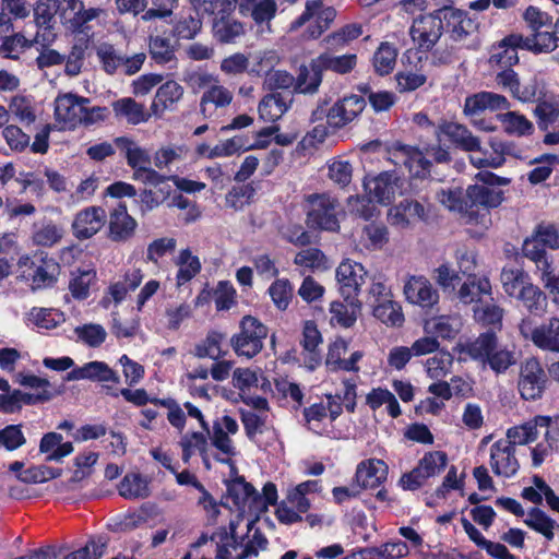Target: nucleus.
I'll use <instances>...</instances> for the list:
<instances>
[{"instance_id": "f257e3e1", "label": "nucleus", "mask_w": 559, "mask_h": 559, "mask_svg": "<svg viewBox=\"0 0 559 559\" xmlns=\"http://www.w3.org/2000/svg\"><path fill=\"white\" fill-rule=\"evenodd\" d=\"M477 182L469 186L466 197L469 201L468 224L484 227L490 223L489 209L497 207L503 200L501 186L509 183V179L499 177L489 170H481L476 175Z\"/></svg>"}, {"instance_id": "f03ea898", "label": "nucleus", "mask_w": 559, "mask_h": 559, "mask_svg": "<svg viewBox=\"0 0 559 559\" xmlns=\"http://www.w3.org/2000/svg\"><path fill=\"white\" fill-rule=\"evenodd\" d=\"M461 353L481 366L490 368L495 373H504L516 364V354L507 345L498 342L495 332L480 333L475 340L462 345Z\"/></svg>"}, {"instance_id": "7ed1b4c3", "label": "nucleus", "mask_w": 559, "mask_h": 559, "mask_svg": "<svg viewBox=\"0 0 559 559\" xmlns=\"http://www.w3.org/2000/svg\"><path fill=\"white\" fill-rule=\"evenodd\" d=\"M465 13L453 7H443L426 15L414 19L409 28V35L414 45L420 51H429L440 39L445 21L448 26L452 25L454 31L462 24Z\"/></svg>"}, {"instance_id": "20e7f679", "label": "nucleus", "mask_w": 559, "mask_h": 559, "mask_svg": "<svg viewBox=\"0 0 559 559\" xmlns=\"http://www.w3.org/2000/svg\"><path fill=\"white\" fill-rule=\"evenodd\" d=\"M115 144L123 154L128 166L133 170L135 180L152 186H158L166 181L164 175L151 167L153 156L148 150L127 136L117 138Z\"/></svg>"}, {"instance_id": "39448f33", "label": "nucleus", "mask_w": 559, "mask_h": 559, "mask_svg": "<svg viewBox=\"0 0 559 559\" xmlns=\"http://www.w3.org/2000/svg\"><path fill=\"white\" fill-rule=\"evenodd\" d=\"M307 226L313 230L337 231L340 202L329 193H312L306 197Z\"/></svg>"}, {"instance_id": "423d86ee", "label": "nucleus", "mask_w": 559, "mask_h": 559, "mask_svg": "<svg viewBox=\"0 0 559 559\" xmlns=\"http://www.w3.org/2000/svg\"><path fill=\"white\" fill-rule=\"evenodd\" d=\"M448 455L443 451L426 452L417 465L409 472L404 473L399 485L408 491L421 488L429 478L439 476L448 465Z\"/></svg>"}, {"instance_id": "0eeeda50", "label": "nucleus", "mask_w": 559, "mask_h": 559, "mask_svg": "<svg viewBox=\"0 0 559 559\" xmlns=\"http://www.w3.org/2000/svg\"><path fill=\"white\" fill-rule=\"evenodd\" d=\"M267 328L257 318L245 316L240 321V332L230 340L231 347L238 356L252 358L263 348Z\"/></svg>"}, {"instance_id": "6e6552de", "label": "nucleus", "mask_w": 559, "mask_h": 559, "mask_svg": "<svg viewBox=\"0 0 559 559\" xmlns=\"http://www.w3.org/2000/svg\"><path fill=\"white\" fill-rule=\"evenodd\" d=\"M59 0H38L33 9L34 22L37 32L34 43L41 47L50 46L56 37V14L59 10Z\"/></svg>"}, {"instance_id": "1a4fd4ad", "label": "nucleus", "mask_w": 559, "mask_h": 559, "mask_svg": "<svg viewBox=\"0 0 559 559\" xmlns=\"http://www.w3.org/2000/svg\"><path fill=\"white\" fill-rule=\"evenodd\" d=\"M19 265L34 270L32 281L33 287L36 289L51 287L57 282L60 272L58 262L44 251H37L32 257H21Z\"/></svg>"}, {"instance_id": "9d476101", "label": "nucleus", "mask_w": 559, "mask_h": 559, "mask_svg": "<svg viewBox=\"0 0 559 559\" xmlns=\"http://www.w3.org/2000/svg\"><path fill=\"white\" fill-rule=\"evenodd\" d=\"M546 383L547 374L536 358H528L521 365L519 391L524 400L534 401L542 397Z\"/></svg>"}, {"instance_id": "9b49d317", "label": "nucleus", "mask_w": 559, "mask_h": 559, "mask_svg": "<svg viewBox=\"0 0 559 559\" xmlns=\"http://www.w3.org/2000/svg\"><path fill=\"white\" fill-rule=\"evenodd\" d=\"M366 100L359 95H348L338 99L328 110L326 121L334 129H341L353 122L364 111Z\"/></svg>"}, {"instance_id": "f8f14e48", "label": "nucleus", "mask_w": 559, "mask_h": 559, "mask_svg": "<svg viewBox=\"0 0 559 559\" xmlns=\"http://www.w3.org/2000/svg\"><path fill=\"white\" fill-rule=\"evenodd\" d=\"M367 271L361 263L346 259L336 269V278L340 292L344 299L358 297L361 285L365 283Z\"/></svg>"}, {"instance_id": "ddd939ff", "label": "nucleus", "mask_w": 559, "mask_h": 559, "mask_svg": "<svg viewBox=\"0 0 559 559\" xmlns=\"http://www.w3.org/2000/svg\"><path fill=\"white\" fill-rule=\"evenodd\" d=\"M84 103H90V99L73 94H64L56 98L55 118L61 129L73 130L81 124Z\"/></svg>"}, {"instance_id": "4468645a", "label": "nucleus", "mask_w": 559, "mask_h": 559, "mask_svg": "<svg viewBox=\"0 0 559 559\" xmlns=\"http://www.w3.org/2000/svg\"><path fill=\"white\" fill-rule=\"evenodd\" d=\"M490 467L495 475L504 478L513 477L520 463L515 456V448L510 441L499 439L490 447Z\"/></svg>"}, {"instance_id": "2eb2a0df", "label": "nucleus", "mask_w": 559, "mask_h": 559, "mask_svg": "<svg viewBox=\"0 0 559 559\" xmlns=\"http://www.w3.org/2000/svg\"><path fill=\"white\" fill-rule=\"evenodd\" d=\"M106 211L102 206H88L76 213L72 231L76 239L86 240L96 235L105 225Z\"/></svg>"}, {"instance_id": "dca6fc26", "label": "nucleus", "mask_w": 559, "mask_h": 559, "mask_svg": "<svg viewBox=\"0 0 559 559\" xmlns=\"http://www.w3.org/2000/svg\"><path fill=\"white\" fill-rule=\"evenodd\" d=\"M399 178L395 173L384 171L364 181L369 202L390 204L400 191Z\"/></svg>"}, {"instance_id": "f3484780", "label": "nucleus", "mask_w": 559, "mask_h": 559, "mask_svg": "<svg viewBox=\"0 0 559 559\" xmlns=\"http://www.w3.org/2000/svg\"><path fill=\"white\" fill-rule=\"evenodd\" d=\"M199 86H206L212 81H215L209 74H201L198 78ZM233 93L225 86L218 84L216 81L214 84L210 85L207 90L202 94L200 99V110L201 114L205 118H210L213 115V109L211 105H213L214 109L224 108L230 105L233 102Z\"/></svg>"}, {"instance_id": "a211bd4d", "label": "nucleus", "mask_w": 559, "mask_h": 559, "mask_svg": "<svg viewBox=\"0 0 559 559\" xmlns=\"http://www.w3.org/2000/svg\"><path fill=\"white\" fill-rule=\"evenodd\" d=\"M357 64L355 53L335 56L331 52H324L313 59L312 86L320 85L322 82V72L330 70L337 74L349 73Z\"/></svg>"}, {"instance_id": "6ab92c4d", "label": "nucleus", "mask_w": 559, "mask_h": 559, "mask_svg": "<svg viewBox=\"0 0 559 559\" xmlns=\"http://www.w3.org/2000/svg\"><path fill=\"white\" fill-rule=\"evenodd\" d=\"M430 209L416 200L405 199L389 210L391 225L406 228L417 222H426L429 218Z\"/></svg>"}, {"instance_id": "aec40b11", "label": "nucleus", "mask_w": 559, "mask_h": 559, "mask_svg": "<svg viewBox=\"0 0 559 559\" xmlns=\"http://www.w3.org/2000/svg\"><path fill=\"white\" fill-rule=\"evenodd\" d=\"M266 546L267 539L257 531L245 546L237 540L217 543L216 559H247L255 557L259 549H265Z\"/></svg>"}, {"instance_id": "412c9836", "label": "nucleus", "mask_w": 559, "mask_h": 559, "mask_svg": "<svg viewBox=\"0 0 559 559\" xmlns=\"http://www.w3.org/2000/svg\"><path fill=\"white\" fill-rule=\"evenodd\" d=\"M435 133L439 143L444 136L460 150L473 152L479 148V139L474 136L465 126L457 122L443 121L436 127Z\"/></svg>"}, {"instance_id": "4be33fe9", "label": "nucleus", "mask_w": 559, "mask_h": 559, "mask_svg": "<svg viewBox=\"0 0 559 559\" xmlns=\"http://www.w3.org/2000/svg\"><path fill=\"white\" fill-rule=\"evenodd\" d=\"M552 418L550 416L537 415L534 418L525 421L522 425L511 427L507 430V438L504 441H510V444L525 445L536 441L539 435V429L550 428Z\"/></svg>"}, {"instance_id": "5701e85b", "label": "nucleus", "mask_w": 559, "mask_h": 559, "mask_svg": "<svg viewBox=\"0 0 559 559\" xmlns=\"http://www.w3.org/2000/svg\"><path fill=\"white\" fill-rule=\"evenodd\" d=\"M404 294L411 304L431 308L439 300V294L425 276H411L404 285Z\"/></svg>"}, {"instance_id": "b1692460", "label": "nucleus", "mask_w": 559, "mask_h": 559, "mask_svg": "<svg viewBox=\"0 0 559 559\" xmlns=\"http://www.w3.org/2000/svg\"><path fill=\"white\" fill-rule=\"evenodd\" d=\"M496 84L512 97L522 102H532L536 96V86L532 83H522L519 74L511 68L501 69L495 76Z\"/></svg>"}, {"instance_id": "393cba45", "label": "nucleus", "mask_w": 559, "mask_h": 559, "mask_svg": "<svg viewBox=\"0 0 559 559\" xmlns=\"http://www.w3.org/2000/svg\"><path fill=\"white\" fill-rule=\"evenodd\" d=\"M138 227L136 221L128 213L127 205L118 203L109 214V238L112 241L124 242L131 239Z\"/></svg>"}, {"instance_id": "a878e982", "label": "nucleus", "mask_w": 559, "mask_h": 559, "mask_svg": "<svg viewBox=\"0 0 559 559\" xmlns=\"http://www.w3.org/2000/svg\"><path fill=\"white\" fill-rule=\"evenodd\" d=\"M509 108L510 102L506 96L493 92H479L465 98L463 111L468 117H475L486 109L500 110Z\"/></svg>"}, {"instance_id": "bb28decb", "label": "nucleus", "mask_w": 559, "mask_h": 559, "mask_svg": "<svg viewBox=\"0 0 559 559\" xmlns=\"http://www.w3.org/2000/svg\"><path fill=\"white\" fill-rule=\"evenodd\" d=\"M67 380H91L97 382H115L119 383L120 378L116 371H114L104 361H90L84 364L82 367L75 368L67 374Z\"/></svg>"}, {"instance_id": "cd10ccee", "label": "nucleus", "mask_w": 559, "mask_h": 559, "mask_svg": "<svg viewBox=\"0 0 559 559\" xmlns=\"http://www.w3.org/2000/svg\"><path fill=\"white\" fill-rule=\"evenodd\" d=\"M386 478V465L381 460H367L358 464L354 481L362 489H374Z\"/></svg>"}, {"instance_id": "c85d7f7f", "label": "nucleus", "mask_w": 559, "mask_h": 559, "mask_svg": "<svg viewBox=\"0 0 559 559\" xmlns=\"http://www.w3.org/2000/svg\"><path fill=\"white\" fill-rule=\"evenodd\" d=\"M557 36L550 32L536 31L530 36L520 34H511L508 36V41L515 45H522V49L532 51L534 53H546L552 51L557 47Z\"/></svg>"}, {"instance_id": "c756f323", "label": "nucleus", "mask_w": 559, "mask_h": 559, "mask_svg": "<svg viewBox=\"0 0 559 559\" xmlns=\"http://www.w3.org/2000/svg\"><path fill=\"white\" fill-rule=\"evenodd\" d=\"M459 298L464 304L480 305L486 299L492 301L491 284L487 277L467 278V281L460 287Z\"/></svg>"}, {"instance_id": "7c9ffc66", "label": "nucleus", "mask_w": 559, "mask_h": 559, "mask_svg": "<svg viewBox=\"0 0 559 559\" xmlns=\"http://www.w3.org/2000/svg\"><path fill=\"white\" fill-rule=\"evenodd\" d=\"M111 106L116 118L124 119L133 126L146 122L151 117V114L145 110L144 105L136 103L131 97L120 98L114 102Z\"/></svg>"}, {"instance_id": "2f4dec72", "label": "nucleus", "mask_w": 559, "mask_h": 559, "mask_svg": "<svg viewBox=\"0 0 559 559\" xmlns=\"http://www.w3.org/2000/svg\"><path fill=\"white\" fill-rule=\"evenodd\" d=\"M292 97L289 94L272 93L262 98L258 111L264 121H275L281 118L289 108Z\"/></svg>"}, {"instance_id": "473e14b6", "label": "nucleus", "mask_w": 559, "mask_h": 559, "mask_svg": "<svg viewBox=\"0 0 559 559\" xmlns=\"http://www.w3.org/2000/svg\"><path fill=\"white\" fill-rule=\"evenodd\" d=\"M144 277L141 269H128L121 277L109 286V295L116 304L122 302L129 293L134 292Z\"/></svg>"}, {"instance_id": "72a5a7b5", "label": "nucleus", "mask_w": 559, "mask_h": 559, "mask_svg": "<svg viewBox=\"0 0 559 559\" xmlns=\"http://www.w3.org/2000/svg\"><path fill=\"white\" fill-rule=\"evenodd\" d=\"M118 492L128 500L145 499L150 496L148 480L140 473H128L119 483Z\"/></svg>"}, {"instance_id": "f704fd0d", "label": "nucleus", "mask_w": 559, "mask_h": 559, "mask_svg": "<svg viewBox=\"0 0 559 559\" xmlns=\"http://www.w3.org/2000/svg\"><path fill=\"white\" fill-rule=\"evenodd\" d=\"M183 94L182 86L176 81H167L160 85L151 105L153 115L159 116L165 109L177 103Z\"/></svg>"}, {"instance_id": "c9c22d12", "label": "nucleus", "mask_w": 559, "mask_h": 559, "mask_svg": "<svg viewBox=\"0 0 559 559\" xmlns=\"http://www.w3.org/2000/svg\"><path fill=\"white\" fill-rule=\"evenodd\" d=\"M346 304L333 301L330 305L331 323L343 328L352 326L356 321L357 311L360 309V301L354 297L345 299Z\"/></svg>"}, {"instance_id": "e433bc0d", "label": "nucleus", "mask_w": 559, "mask_h": 559, "mask_svg": "<svg viewBox=\"0 0 559 559\" xmlns=\"http://www.w3.org/2000/svg\"><path fill=\"white\" fill-rule=\"evenodd\" d=\"M534 345L544 350L559 353V319L551 318L537 326L534 334Z\"/></svg>"}, {"instance_id": "4c0bfd02", "label": "nucleus", "mask_w": 559, "mask_h": 559, "mask_svg": "<svg viewBox=\"0 0 559 559\" xmlns=\"http://www.w3.org/2000/svg\"><path fill=\"white\" fill-rule=\"evenodd\" d=\"M211 440V444L217 450V454L214 456L219 463L234 466L233 457L238 454V451L230 439V437L222 431L216 426L212 427V432L207 435Z\"/></svg>"}, {"instance_id": "58836bf2", "label": "nucleus", "mask_w": 559, "mask_h": 559, "mask_svg": "<svg viewBox=\"0 0 559 559\" xmlns=\"http://www.w3.org/2000/svg\"><path fill=\"white\" fill-rule=\"evenodd\" d=\"M436 199L448 210L461 213L468 223L469 201L462 189H441L436 192Z\"/></svg>"}, {"instance_id": "ea45409f", "label": "nucleus", "mask_w": 559, "mask_h": 559, "mask_svg": "<svg viewBox=\"0 0 559 559\" xmlns=\"http://www.w3.org/2000/svg\"><path fill=\"white\" fill-rule=\"evenodd\" d=\"M213 34L218 41L229 44L245 34V27L234 16L214 17Z\"/></svg>"}, {"instance_id": "a19ab883", "label": "nucleus", "mask_w": 559, "mask_h": 559, "mask_svg": "<svg viewBox=\"0 0 559 559\" xmlns=\"http://www.w3.org/2000/svg\"><path fill=\"white\" fill-rule=\"evenodd\" d=\"M179 444L182 450V461L185 463H188L197 453L201 455L203 462H206L209 442L207 433L204 430L202 432L193 431L183 435Z\"/></svg>"}, {"instance_id": "79ce46f5", "label": "nucleus", "mask_w": 559, "mask_h": 559, "mask_svg": "<svg viewBox=\"0 0 559 559\" xmlns=\"http://www.w3.org/2000/svg\"><path fill=\"white\" fill-rule=\"evenodd\" d=\"M176 264L178 272L176 275L177 286H182L195 277L201 271V262L197 255H193L190 249L180 251Z\"/></svg>"}, {"instance_id": "37998d69", "label": "nucleus", "mask_w": 559, "mask_h": 559, "mask_svg": "<svg viewBox=\"0 0 559 559\" xmlns=\"http://www.w3.org/2000/svg\"><path fill=\"white\" fill-rule=\"evenodd\" d=\"M524 523L535 532L542 534L547 540H552L555 537V528L559 527L555 520H552L546 512L538 508H531L524 520Z\"/></svg>"}, {"instance_id": "c03bdc74", "label": "nucleus", "mask_w": 559, "mask_h": 559, "mask_svg": "<svg viewBox=\"0 0 559 559\" xmlns=\"http://www.w3.org/2000/svg\"><path fill=\"white\" fill-rule=\"evenodd\" d=\"M462 326L457 317L440 316L426 322L425 330L436 337L451 340L456 336Z\"/></svg>"}, {"instance_id": "a18cd8bd", "label": "nucleus", "mask_w": 559, "mask_h": 559, "mask_svg": "<svg viewBox=\"0 0 559 559\" xmlns=\"http://www.w3.org/2000/svg\"><path fill=\"white\" fill-rule=\"evenodd\" d=\"M522 49V45H515L508 41V36L504 37L489 58L491 66L500 67L501 69L511 68L519 62L518 49Z\"/></svg>"}, {"instance_id": "49530a36", "label": "nucleus", "mask_w": 559, "mask_h": 559, "mask_svg": "<svg viewBox=\"0 0 559 559\" xmlns=\"http://www.w3.org/2000/svg\"><path fill=\"white\" fill-rule=\"evenodd\" d=\"M396 57L397 50L394 45L388 41L381 43L372 58L376 72L380 75L391 73L396 64Z\"/></svg>"}, {"instance_id": "de8ad7c7", "label": "nucleus", "mask_w": 559, "mask_h": 559, "mask_svg": "<svg viewBox=\"0 0 559 559\" xmlns=\"http://www.w3.org/2000/svg\"><path fill=\"white\" fill-rule=\"evenodd\" d=\"M151 58L158 64H168L171 69L175 67V49L169 38L155 36L150 39Z\"/></svg>"}, {"instance_id": "09e8293b", "label": "nucleus", "mask_w": 559, "mask_h": 559, "mask_svg": "<svg viewBox=\"0 0 559 559\" xmlns=\"http://www.w3.org/2000/svg\"><path fill=\"white\" fill-rule=\"evenodd\" d=\"M401 155L400 159H394L393 163L395 165L405 166L413 171L414 165L416 164L419 169H416L415 175H419L420 171H428L430 167V162L426 159L423 154L411 146L399 145L394 152V155Z\"/></svg>"}, {"instance_id": "8fccbe9b", "label": "nucleus", "mask_w": 559, "mask_h": 559, "mask_svg": "<svg viewBox=\"0 0 559 559\" xmlns=\"http://www.w3.org/2000/svg\"><path fill=\"white\" fill-rule=\"evenodd\" d=\"M504 131L510 135L524 136L534 131L533 123L525 116L516 111H508L498 116Z\"/></svg>"}, {"instance_id": "3c124183", "label": "nucleus", "mask_w": 559, "mask_h": 559, "mask_svg": "<svg viewBox=\"0 0 559 559\" xmlns=\"http://www.w3.org/2000/svg\"><path fill=\"white\" fill-rule=\"evenodd\" d=\"M241 7L250 11V15L257 24L270 23L277 11L275 0H243Z\"/></svg>"}, {"instance_id": "603ef678", "label": "nucleus", "mask_w": 559, "mask_h": 559, "mask_svg": "<svg viewBox=\"0 0 559 559\" xmlns=\"http://www.w3.org/2000/svg\"><path fill=\"white\" fill-rule=\"evenodd\" d=\"M523 302V306L534 314H542L546 307V296L540 288L528 283L516 297Z\"/></svg>"}, {"instance_id": "864d4df0", "label": "nucleus", "mask_w": 559, "mask_h": 559, "mask_svg": "<svg viewBox=\"0 0 559 559\" xmlns=\"http://www.w3.org/2000/svg\"><path fill=\"white\" fill-rule=\"evenodd\" d=\"M500 278L504 292L511 297H518L522 288L530 283L527 274L522 269L504 267Z\"/></svg>"}, {"instance_id": "5fc2aeb1", "label": "nucleus", "mask_w": 559, "mask_h": 559, "mask_svg": "<svg viewBox=\"0 0 559 559\" xmlns=\"http://www.w3.org/2000/svg\"><path fill=\"white\" fill-rule=\"evenodd\" d=\"M453 356L448 352H438L426 361V372L429 378L442 380L452 369Z\"/></svg>"}, {"instance_id": "6e6d98bb", "label": "nucleus", "mask_w": 559, "mask_h": 559, "mask_svg": "<svg viewBox=\"0 0 559 559\" xmlns=\"http://www.w3.org/2000/svg\"><path fill=\"white\" fill-rule=\"evenodd\" d=\"M237 0H193L195 9L215 17L233 16Z\"/></svg>"}, {"instance_id": "4d7b16f0", "label": "nucleus", "mask_w": 559, "mask_h": 559, "mask_svg": "<svg viewBox=\"0 0 559 559\" xmlns=\"http://www.w3.org/2000/svg\"><path fill=\"white\" fill-rule=\"evenodd\" d=\"M267 292L274 306L281 311L288 308L294 296L293 285L287 278H278L274 281Z\"/></svg>"}, {"instance_id": "13d9d810", "label": "nucleus", "mask_w": 559, "mask_h": 559, "mask_svg": "<svg viewBox=\"0 0 559 559\" xmlns=\"http://www.w3.org/2000/svg\"><path fill=\"white\" fill-rule=\"evenodd\" d=\"M373 316L386 325L400 326L404 321L401 307L391 299L373 305Z\"/></svg>"}, {"instance_id": "bf43d9fd", "label": "nucleus", "mask_w": 559, "mask_h": 559, "mask_svg": "<svg viewBox=\"0 0 559 559\" xmlns=\"http://www.w3.org/2000/svg\"><path fill=\"white\" fill-rule=\"evenodd\" d=\"M227 491L236 506H246L250 500L255 502L258 491L243 478H237L227 486Z\"/></svg>"}, {"instance_id": "052dcab7", "label": "nucleus", "mask_w": 559, "mask_h": 559, "mask_svg": "<svg viewBox=\"0 0 559 559\" xmlns=\"http://www.w3.org/2000/svg\"><path fill=\"white\" fill-rule=\"evenodd\" d=\"M469 153V160L477 168H498L506 162L502 151H499L493 145L492 151L483 150L479 146V148Z\"/></svg>"}, {"instance_id": "680f3d73", "label": "nucleus", "mask_w": 559, "mask_h": 559, "mask_svg": "<svg viewBox=\"0 0 559 559\" xmlns=\"http://www.w3.org/2000/svg\"><path fill=\"white\" fill-rule=\"evenodd\" d=\"M186 150L181 145H165L159 147L153 155L154 166L159 169H169L170 166L183 158Z\"/></svg>"}, {"instance_id": "e2e57ef3", "label": "nucleus", "mask_w": 559, "mask_h": 559, "mask_svg": "<svg viewBox=\"0 0 559 559\" xmlns=\"http://www.w3.org/2000/svg\"><path fill=\"white\" fill-rule=\"evenodd\" d=\"M106 543L102 539H91L86 545L78 550L71 551L67 555L57 552L55 559H99L105 550Z\"/></svg>"}, {"instance_id": "0e129e2a", "label": "nucleus", "mask_w": 559, "mask_h": 559, "mask_svg": "<svg viewBox=\"0 0 559 559\" xmlns=\"http://www.w3.org/2000/svg\"><path fill=\"white\" fill-rule=\"evenodd\" d=\"M223 335L221 333H210L202 343L195 346V356L199 358H210L213 360L219 359L224 355L221 347Z\"/></svg>"}, {"instance_id": "69168bd1", "label": "nucleus", "mask_w": 559, "mask_h": 559, "mask_svg": "<svg viewBox=\"0 0 559 559\" xmlns=\"http://www.w3.org/2000/svg\"><path fill=\"white\" fill-rule=\"evenodd\" d=\"M534 115L537 118L538 128L547 133L559 119V107L548 102H540L534 108Z\"/></svg>"}, {"instance_id": "338daca9", "label": "nucleus", "mask_w": 559, "mask_h": 559, "mask_svg": "<svg viewBox=\"0 0 559 559\" xmlns=\"http://www.w3.org/2000/svg\"><path fill=\"white\" fill-rule=\"evenodd\" d=\"M97 57L108 74H114L118 70L121 71L124 55L118 52L114 46L108 44L100 45L97 49Z\"/></svg>"}, {"instance_id": "774afa93", "label": "nucleus", "mask_w": 559, "mask_h": 559, "mask_svg": "<svg viewBox=\"0 0 559 559\" xmlns=\"http://www.w3.org/2000/svg\"><path fill=\"white\" fill-rule=\"evenodd\" d=\"M104 13L100 8H88L83 7L76 11L71 19L68 20V27L73 33H84L88 27L87 24Z\"/></svg>"}]
</instances>
